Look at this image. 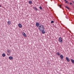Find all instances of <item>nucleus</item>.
I'll use <instances>...</instances> for the list:
<instances>
[{
	"label": "nucleus",
	"mask_w": 74,
	"mask_h": 74,
	"mask_svg": "<svg viewBox=\"0 0 74 74\" xmlns=\"http://www.w3.org/2000/svg\"><path fill=\"white\" fill-rule=\"evenodd\" d=\"M38 29L40 31H42V30H45V28H44V27L43 25H40V26L38 27Z\"/></svg>",
	"instance_id": "obj_1"
},
{
	"label": "nucleus",
	"mask_w": 74,
	"mask_h": 74,
	"mask_svg": "<svg viewBox=\"0 0 74 74\" xmlns=\"http://www.w3.org/2000/svg\"><path fill=\"white\" fill-rule=\"evenodd\" d=\"M59 41L60 42H63V39L61 37H60L59 38Z\"/></svg>",
	"instance_id": "obj_2"
},
{
	"label": "nucleus",
	"mask_w": 74,
	"mask_h": 74,
	"mask_svg": "<svg viewBox=\"0 0 74 74\" xmlns=\"http://www.w3.org/2000/svg\"><path fill=\"white\" fill-rule=\"evenodd\" d=\"M36 25L37 27H39L40 26V23H36Z\"/></svg>",
	"instance_id": "obj_3"
},
{
	"label": "nucleus",
	"mask_w": 74,
	"mask_h": 74,
	"mask_svg": "<svg viewBox=\"0 0 74 74\" xmlns=\"http://www.w3.org/2000/svg\"><path fill=\"white\" fill-rule=\"evenodd\" d=\"M66 60L68 62H70V59H69V58L66 57Z\"/></svg>",
	"instance_id": "obj_4"
},
{
	"label": "nucleus",
	"mask_w": 74,
	"mask_h": 74,
	"mask_svg": "<svg viewBox=\"0 0 74 74\" xmlns=\"http://www.w3.org/2000/svg\"><path fill=\"white\" fill-rule=\"evenodd\" d=\"M18 26L20 28H22V24H18Z\"/></svg>",
	"instance_id": "obj_5"
},
{
	"label": "nucleus",
	"mask_w": 74,
	"mask_h": 74,
	"mask_svg": "<svg viewBox=\"0 0 74 74\" xmlns=\"http://www.w3.org/2000/svg\"><path fill=\"white\" fill-rule=\"evenodd\" d=\"M42 33V34H45V31H44V30H42V31H41Z\"/></svg>",
	"instance_id": "obj_6"
},
{
	"label": "nucleus",
	"mask_w": 74,
	"mask_h": 74,
	"mask_svg": "<svg viewBox=\"0 0 74 74\" xmlns=\"http://www.w3.org/2000/svg\"><path fill=\"white\" fill-rule=\"evenodd\" d=\"M22 34L25 37H26V34H25V32H23L22 33Z\"/></svg>",
	"instance_id": "obj_7"
},
{
	"label": "nucleus",
	"mask_w": 74,
	"mask_h": 74,
	"mask_svg": "<svg viewBox=\"0 0 74 74\" xmlns=\"http://www.w3.org/2000/svg\"><path fill=\"white\" fill-rule=\"evenodd\" d=\"M7 23H8V25H11V21H8Z\"/></svg>",
	"instance_id": "obj_8"
},
{
	"label": "nucleus",
	"mask_w": 74,
	"mask_h": 74,
	"mask_svg": "<svg viewBox=\"0 0 74 74\" xmlns=\"http://www.w3.org/2000/svg\"><path fill=\"white\" fill-rule=\"evenodd\" d=\"M29 4H33V2H32V1H29Z\"/></svg>",
	"instance_id": "obj_9"
},
{
	"label": "nucleus",
	"mask_w": 74,
	"mask_h": 74,
	"mask_svg": "<svg viewBox=\"0 0 74 74\" xmlns=\"http://www.w3.org/2000/svg\"><path fill=\"white\" fill-rule=\"evenodd\" d=\"M9 59H10V60H12V59H13V57L12 56L9 57Z\"/></svg>",
	"instance_id": "obj_10"
},
{
	"label": "nucleus",
	"mask_w": 74,
	"mask_h": 74,
	"mask_svg": "<svg viewBox=\"0 0 74 74\" xmlns=\"http://www.w3.org/2000/svg\"><path fill=\"white\" fill-rule=\"evenodd\" d=\"M60 58H61L62 60V59H63V55H60Z\"/></svg>",
	"instance_id": "obj_11"
},
{
	"label": "nucleus",
	"mask_w": 74,
	"mask_h": 74,
	"mask_svg": "<svg viewBox=\"0 0 74 74\" xmlns=\"http://www.w3.org/2000/svg\"><path fill=\"white\" fill-rule=\"evenodd\" d=\"M33 8H34L36 11H38V9L37 8L33 7Z\"/></svg>",
	"instance_id": "obj_12"
},
{
	"label": "nucleus",
	"mask_w": 74,
	"mask_h": 74,
	"mask_svg": "<svg viewBox=\"0 0 74 74\" xmlns=\"http://www.w3.org/2000/svg\"><path fill=\"white\" fill-rule=\"evenodd\" d=\"M71 62L73 63L74 64V60L72 59H71Z\"/></svg>",
	"instance_id": "obj_13"
},
{
	"label": "nucleus",
	"mask_w": 74,
	"mask_h": 74,
	"mask_svg": "<svg viewBox=\"0 0 74 74\" xmlns=\"http://www.w3.org/2000/svg\"><path fill=\"white\" fill-rule=\"evenodd\" d=\"M2 56L3 57H5V55L4 53H3L2 54Z\"/></svg>",
	"instance_id": "obj_14"
},
{
	"label": "nucleus",
	"mask_w": 74,
	"mask_h": 74,
	"mask_svg": "<svg viewBox=\"0 0 74 74\" xmlns=\"http://www.w3.org/2000/svg\"><path fill=\"white\" fill-rule=\"evenodd\" d=\"M10 51H11V50H8L7 51V52H8V53H10Z\"/></svg>",
	"instance_id": "obj_15"
},
{
	"label": "nucleus",
	"mask_w": 74,
	"mask_h": 74,
	"mask_svg": "<svg viewBox=\"0 0 74 74\" xmlns=\"http://www.w3.org/2000/svg\"><path fill=\"white\" fill-rule=\"evenodd\" d=\"M56 54L57 55H58V56H60V53H59L58 52L56 53Z\"/></svg>",
	"instance_id": "obj_16"
},
{
	"label": "nucleus",
	"mask_w": 74,
	"mask_h": 74,
	"mask_svg": "<svg viewBox=\"0 0 74 74\" xmlns=\"http://www.w3.org/2000/svg\"><path fill=\"white\" fill-rule=\"evenodd\" d=\"M39 8L40 9V10H42V7L40 6L39 7Z\"/></svg>",
	"instance_id": "obj_17"
},
{
	"label": "nucleus",
	"mask_w": 74,
	"mask_h": 74,
	"mask_svg": "<svg viewBox=\"0 0 74 74\" xmlns=\"http://www.w3.org/2000/svg\"><path fill=\"white\" fill-rule=\"evenodd\" d=\"M65 7H66V8H67V9H68V10H70V8H69V7H67V6H66Z\"/></svg>",
	"instance_id": "obj_18"
},
{
	"label": "nucleus",
	"mask_w": 74,
	"mask_h": 74,
	"mask_svg": "<svg viewBox=\"0 0 74 74\" xmlns=\"http://www.w3.org/2000/svg\"><path fill=\"white\" fill-rule=\"evenodd\" d=\"M54 23V21H51V23Z\"/></svg>",
	"instance_id": "obj_19"
},
{
	"label": "nucleus",
	"mask_w": 74,
	"mask_h": 74,
	"mask_svg": "<svg viewBox=\"0 0 74 74\" xmlns=\"http://www.w3.org/2000/svg\"><path fill=\"white\" fill-rule=\"evenodd\" d=\"M59 7H60H60H62V5H59Z\"/></svg>",
	"instance_id": "obj_20"
},
{
	"label": "nucleus",
	"mask_w": 74,
	"mask_h": 74,
	"mask_svg": "<svg viewBox=\"0 0 74 74\" xmlns=\"http://www.w3.org/2000/svg\"><path fill=\"white\" fill-rule=\"evenodd\" d=\"M70 5H71L72 4V3H70Z\"/></svg>",
	"instance_id": "obj_21"
},
{
	"label": "nucleus",
	"mask_w": 74,
	"mask_h": 74,
	"mask_svg": "<svg viewBox=\"0 0 74 74\" xmlns=\"http://www.w3.org/2000/svg\"><path fill=\"white\" fill-rule=\"evenodd\" d=\"M67 3V1H66L65 2V3Z\"/></svg>",
	"instance_id": "obj_22"
},
{
	"label": "nucleus",
	"mask_w": 74,
	"mask_h": 74,
	"mask_svg": "<svg viewBox=\"0 0 74 74\" xmlns=\"http://www.w3.org/2000/svg\"><path fill=\"white\" fill-rule=\"evenodd\" d=\"M67 3L68 4H69V2H67Z\"/></svg>",
	"instance_id": "obj_23"
},
{
	"label": "nucleus",
	"mask_w": 74,
	"mask_h": 74,
	"mask_svg": "<svg viewBox=\"0 0 74 74\" xmlns=\"http://www.w3.org/2000/svg\"><path fill=\"white\" fill-rule=\"evenodd\" d=\"M73 3L74 4V1H73Z\"/></svg>",
	"instance_id": "obj_24"
},
{
	"label": "nucleus",
	"mask_w": 74,
	"mask_h": 74,
	"mask_svg": "<svg viewBox=\"0 0 74 74\" xmlns=\"http://www.w3.org/2000/svg\"><path fill=\"white\" fill-rule=\"evenodd\" d=\"M7 54L8 55H9V54Z\"/></svg>",
	"instance_id": "obj_25"
},
{
	"label": "nucleus",
	"mask_w": 74,
	"mask_h": 74,
	"mask_svg": "<svg viewBox=\"0 0 74 74\" xmlns=\"http://www.w3.org/2000/svg\"><path fill=\"white\" fill-rule=\"evenodd\" d=\"M64 1H66V0H64Z\"/></svg>",
	"instance_id": "obj_26"
},
{
	"label": "nucleus",
	"mask_w": 74,
	"mask_h": 74,
	"mask_svg": "<svg viewBox=\"0 0 74 74\" xmlns=\"http://www.w3.org/2000/svg\"><path fill=\"white\" fill-rule=\"evenodd\" d=\"M0 7H1V5H0Z\"/></svg>",
	"instance_id": "obj_27"
}]
</instances>
